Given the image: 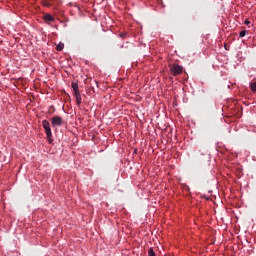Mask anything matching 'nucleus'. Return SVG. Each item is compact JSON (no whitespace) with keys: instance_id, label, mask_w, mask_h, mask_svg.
I'll use <instances>...</instances> for the list:
<instances>
[{"instance_id":"f257e3e1","label":"nucleus","mask_w":256,"mask_h":256,"mask_svg":"<svg viewBox=\"0 0 256 256\" xmlns=\"http://www.w3.org/2000/svg\"><path fill=\"white\" fill-rule=\"evenodd\" d=\"M42 127L45 129L47 135L48 143H53V134L51 133V124L47 120L42 121Z\"/></svg>"},{"instance_id":"f03ea898","label":"nucleus","mask_w":256,"mask_h":256,"mask_svg":"<svg viewBox=\"0 0 256 256\" xmlns=\"http://www.w3.org/2000/svg\"><path fill=\"white\" fill-rule=\"evenodd\" d=\"M169 69L172 75H174V77H177V75H181V73H183V66L179 64H170Z\"/></svg>"},{"instance_id":"7ed1b4c3","label":"nucleus","mask_w":256,"mask_h":256,"mask_svg":"<svg viewBox=\"0 0 256 256\" xmlns=\"http://www.w3.org/2000/svg\"><path fill=\"white\" fill-rule=\"evenodd\" d=\"M52 127H61L63 125V119L61 116H54L51 119Z\"/></svg>"},{"instance_id":"20e7f679","label":"nucleus","mask_w":256,"mask_h":256,"mask_svg":"<svg viewBox=\"0 0 256 256\" xmlns=\"http://www.w3.org/2000/svg\"><path fill=\"white\" fill-rule=\"evenodd\" d=\"M43 19H44V21L46 22V23H53V21H55V18L53 17V15H51V14H45L44 16H43Z\"/></svg>"},{"instance_id":"39448f33","label":"nucleus","mask_w":256,"mask_h":256,"mask_svg":"<svg viewBox=\"0 0 256 256\" xmlns=\"http://www.w3.org/2000/svg\"><path fill=\"white\" fill-rule=\"evenodd\" d=\"M75 99L77 101V105H81L82 99H81V93L80 92H74Z\"/></svg>"},{"instance_id":"423d86ee","label":"nucleus","mask_w":256,"mask_h":256,"mask_svg":"<svg viewBox=\"0 0 256 256\" xmlns=\"http://www.w3.org/2000/svg\"><path fill=\"white\" fill-rule=\"evenodd\" d=\"M71 86H72L74 93H79V85L77 83L72 82Z\"/></svg>"},{"instance_id":"0eeeda50","label":"nucleus","mask_w":256,"mask_h":256,"mask_svg":"<svg viewBox=\"0 0 256 256\" xmlns=\"http://www.w3.org/2000/svg\"><path fill=\"white\" fill-rule=\"evenodd\" d=\"M250 89H251V91L256 93V82H253V83L250 84Z\"/></svg>"},{"instance_id":"6e6552de","label":"nucleus","mask_w":256,"mask_h":256,"mask_svg":"<svg viewBox=\"0 0 256 256\" xmlns=\"http://www.w3.org/2000/svg\"><path fill=\"white\" fill-rule=\"evenodd\" d=\"M64 47H65V44L60 43V44H58V45L56 46V49H57V51H61L62 49H64Z\"/></svg>"},{"instance_id":"1a4fd4ad","label":"nucleus","mask_w":256,"mask_h":256,"mask_svg":"<svg viewBox=\"0 0 256 256\" xmlns=\"http://www.w3.org/2000/svg\"><path fill=\"white\" fill-rule=\"evenodd\" d=\"M148 256H155V251L153 250V248H149Z\"/></svg>"},{"instance_id":"9d476101","label":"nucleus","mask_w":256,"mask_h":256,"mask_svg":"<svg viewBox=\"0 0 256 256\" xmlns=\"http://www.w3.org/2000/svg\"><path fill=\"white\" fill-rule=\"evenodd\" d=\"M246 35H247V32L245 30L240 31V33H239L240 37H245Z\"/></svg>"},{"instance_id":"9b49d317","label":"nucleus","mask_w":256,"mask_h":256,"mask_svg":"<svg viewBox=\"0 0 256 256\" xmlns=\"http://www.w3.org/2000/svg\"><path fill=\"white\" fill-rule=\"evenodd\" d=\"M55 111V106H50L49 113H53Z\"/></svg>"},{"instance_id":"f8f14e48","label":"nucleus","mask_w":256,"mask_h":256,"mask_svg":"<svg viewBox=\"0 0 256 256\" xmlns=\"http://www.w3.org/2000/svg\"><path fill=\"white\" fill-rule=\"evenodd\" d=\"M120 37L123 39L125 37H127V33H120Z\"/></svg>"},{"instance_id":"ddd939ff","label":"nucleus","mask_w":256,"mask_h":256,"mask_svg":"<svg viewBox=\"0 0 256 256\" xmlns=\"http://www.w3.org/2000/svg\"><path fill=\"white\" fill-rule=\"evenodd\" d=\"M245 25H250L251 24V21H249V20H245Z\"/></svg>"}]
</instances>
